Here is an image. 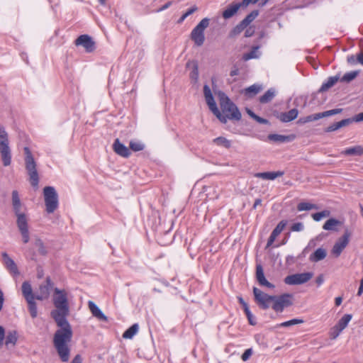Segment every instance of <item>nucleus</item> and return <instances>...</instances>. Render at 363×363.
<instances>
[{
	"label": "nucleus",
	"mask_w": 363,
	"mask_h": 363,
	"mask_svg": "<svg viewBox=\"0 0 363 363\" xmlns=\"http://www.w3.org/2000/svg\"><path fill=\"white\" fill-rule=\"evenodd\" d=\"M52 303L55 309L51 311L50 316L59 327L54 334L53 345L60 359L66 362L69 360L70 353L68 344L73 335L71 325L67 319L69 315L68 293L65 289L55 288Z\"/></svg>",
	"instance_id": "obj_1"
},
{
	"label": "nucleus",
	"mask_w": 363,
	"mask_h": 363,
	"mask_svg": "<svg viewBox=\"0 0 363 363\" xmlns=\"http://www.w3.org/2000/svg\"><path fill=\"white\" fill-rule=\"evenodd\" d=\"M12 206L17 217L16 225L22 236V241L24 244H26L30 240L28 218L23 211V204L20 200L18 193L16 190L12 191Z\"/></svg>",
	"instance_id": "obj_2"
},
{
	"label": "nucleus",
	"mask_w": 363,
	"mask_h": 363,
	"mask_svg": "<svg viewBox=\"0 0 363 363\" xmlns=\"http://www.w3.org/2000/svg\"><path fill=\"white\" fill-rule=\"evenodd\" d=\"M216 94L221 108V116L216 118L223 123H226L228 120L239 121L242 115L237 106L223 91H219Z\"/></svg>",
	"instance_id": "obj_3"
},
{
	"label": "nucleus",
	"mask_w": 363,
	"mask_h": 363,
	"mask_svg": "<svg viewBox=\"0 0 363 363\" xmlns=\"http://www.w3.org/2000/svg\"><path fill=\"white\" fill-rule=\"evenodd\" d=\"M25 154V167L28 175V180L31 186L35 189L38 187L39 174L37 170V164L28 147L23 148Z\"/></svg>",
	"instance_id": "obj_4"
},
{
	"label": "nucleus",
	"mask_w": 363,
	"mask_h": 363,
	"mask_svg": "<svg viewBox=\"0 0 363 363\" xmlns=\"http://www.w3.org/2000/svg\"><path fill=\"white\" fill-rule=\"evenodd\" d=\"M0 154L5 167L11 164V153L9 146L8 133L4 126L0 125Z\"/></svg>",
	"instance_id": "obj_5"
},
{
	"label": "nucleus",
	"mask_w": 363,
	"mask_h": 363,
	"mask_svg": "<svg viewBox=\"0 0 363 363\" xmlns=\"http://www.w3.org/2000/svg\"><path fill=\"white\" fill-rule=\"evenodd\" d=\"M209 22V18H203L191 33L190 38L198 47L201 46L205 41L204 30L208 27Z\"/></svg>",
	"instance_id": "obj_6"
},
{
	"label": "nucleus",
	"mask_w": 363,
	"mask_h": 363,
	"mask_svg": "<svg viewBox=\"0 0 363 363\" xmlns=\"http://www.w3.org/2000/svg\"><path fill=\"white\" fill-rule=\"evenodd\" d=\"M43 194L46 211L52 213L58 208V195L52 186H45L43 189Z\"/></svg>",
	"instance_id": "obj_7"
},
{
	"label": "nucleus",
	"mask_w": 363,
	"mask_h": 363,
	"mask_svg": "<svg viewBox=\"0 0 363 363\" xmlns=\"http://www.w3.org/2000/svg\"><path fill=\"white\" fill-rule=\"evenodd\" d=\"M292 304V295L284 294L280 296H274L272 308L274 311L281 313L284 308L291 306Z\"/></svg>",
	"instance_id": "obj_8"
},
{
	"label": "nucleus",
	"mask_w": 363,
	"mask_h": 363,
	"mask_svg": "<svg viewBox=\"0 0 363 363\" xmlns=\"http://www.w3.org/2000/svg\"><path fill=\"white\" fill-rule=\"evenodd\" d=\"M255 301L259 307L263 310L268 309L273 302L274 296L269 295L257 287L253 288Z\"/></svg>",
	"instance_id": "obj_9"
},
{
	"label": "nucleus",
	"mask_w": 363,
	"mask_h": 363,
	"mask_svg": "<svg viewBox=\"0 0 363 363\" xmlns=\"http://www.w3.org/2000/svg\"><path fill=\"white\" fill-rule=\"evenodd\" d=\"M247 0H242L240 2H233L228 5L222 12V17L227 20L235 16L240 9H246L249 6Z\"/></svg>",
	"instance_id": "obj_10"
},
{
	"label": "nucleus",
	"mask_w": 363,
	"mask_h": 363,
	"mask_svg": "<svg viewBox=\"0 0 363 363\" xmlns=\"http://www.w3.org/2000/svg\"><path fill=\"white\" fill-rule=\"evenodd\" d=\"M313 277V272L297 273L286 277L284 282L289 285H299L308 282Z\"/></svg>",
	"instance_id": "obj_11"
},
{
	"label": "nucleus",
	"mask_w": 363,
	"mask_h": 363,
	"mask_svg": "<svg viewBox=\"0 0 363 363\" xmlns=\"http://www.w3.org/2000/svg\"><path fill=\"white\" fill-rule=\"evenodd\" d=\"M350 231L348 229H345L344 234L336 241L331 251L335 257H338L347 247L350 242Z\"/></svg>",
	"instance_id": "obj_12"
},
{
	"label": "nucleus",
	"mask_w": 363,
	"mask_h": 363,
	"mask_svg": "<svg viewBox=\"0 0 363 363\" xmlns=\"http://www.w3.org/2000/svg\"><path fill=\"white\" fill-rule=\"evenodd\" d=\"M53 283L50 277H47L45 282L39 286L38 290L36 291L35 298L37 300L43 301L48 299L50 296V291L52 289Z\"/></svg>",
	"instance_id": "obj_13"
},
{
	"label": "nucleus",
	"mask_w": 363,
	"mask_h": 363,
	"mask_svg": "<svg viewBox=\"0 0 363 363\" xmlns=\"http://www.w3.org/2000/svg\"><path fill=\"white\" fill-rule=\"evenodd\" d=\"M203 94L205 96V99L207 105L208 106L209 109L212 111V113L216 116H221V112L219 111L216 106V103L214 100L213 94L211 93V90L208 85L205 84L203 86Z\"/></svg>",
	"instance_id": "obj_14"
},
{
	"label": "nucleus",
	"mask_w": 363,
	"mask_h": 363,
	"mask_svg": "<svg viewBox=\"0 0 363 363\" xmlns=\"http://www.w3.org/2000/svg\"><path fill=\"white\" fill-rule=\"evenodd\" d=\"M76 45L82 46L87 52H91L95 50V43L88 35H81L75 40Z\"/></svg>",
	"instance_id": "obj_15"
},
{
	"label": "nucleus",
	"mask_w": 363,
	"mask_h": 363,
	"mask_svg": "<svg viewBox=\"0 0 363 363\" xmlns=\"http://www.w3.org/2000/svg\"><path fill=\"white\" fill-rule=\"evenodd\" d=\"M342 111V108H335L326 111H323L321 113H317L314 114H311L309 116H306V119L308 123L311 121H318L320 118H325V117H329L331 116H334L338 113H340Z\"/></svg>",
	"instance_id": "obj_16"
},
{
	"label": "nucleus",
	"mask_w": 363,
	"mask_h": 363,
	"mask_svg": "<svg viewBox=\"0 0 363 363\" xmlns=\"http://www.w3.org/2000/svg\"><path fill=\"white\" fill-rule=\"evenodd\" d=\"M256 279L259 284L262 286H265L272 289L275 287L273 284L268 281L265 278L264 269L261 264H257L256 266Z\"/></svg>",
	"instance_id": "obj_17"
},
{
	"label": "nucleus",
	"mask_w": 363,
	"mask_h": 363,
	"mask_svg": "<svg viewBox=\"0 0 363 363\" xmlns=\"http://www.w3.org/2000/svg\"><path fill=\"white\" fill-rule=\"evenodd\" d=\"M287 224V221L285 220H281L277 225L275 227V228L272 232L266 245V248L269 247L274 240H276L277 237L282 232V230L284 229Z\"/></svg>",
	"instance_id": "obj_18"
},
{
	"label": "nucleus",
	"mask_w": 363,
	"mask_h": 363,
	"mask_svg": "<svg viewBox=\"0 0 363 363\" xmlns=\"http://www.w3.org/2000/svg\"><path fill=\"white\" fill-rule=\"evenodd\" d=\"M113 149L114 152L123 157H128L131 154L130 150L123 144H122L119 139H116L113 144Z\"/></svg>",
	"instance_id": "obj_19"
},
{
	"label": "nucleus",
	"mask_w": 363,
	"mask_h": 363,
	"mask_svg": "<svg viewBox=\"0 0 363 363\" xmlns=\"http://www.w3.org/2000/svg\"><path fill=\"white\" fill-rule=\"evenodd\" d=\"M2 257L4 259V263L7 268V269L12 274L15 275L19 274V271L18 269L16 264L14 261L9 256L6 252L2 253Z\"/></svg>",
	"instance_id": "obj_20"
},
{
	"label": "nucleus",
	"mask_w": 363,
	"mask_h": 363,
	"mask_svg": "<svg viewBox=\"0 0 363 363\" xmlns=\"http://www.w3.org/2000/svg\"><path fill=\"white\" fill-rule=\"evenodd\" d=\"M89 308L95 318L101 321L107 322L108 318L104 314L101 309L91 301L88 302Z\"/></svg>",
	"instance_id": "obj_21"
},
{
	"label": "nucleus",
	"mask_w": 363,
	"mask_h": 363,
	"mask_svg": "<svg viewBox=\"0 0 363 363\" xmlns=\"http://www.w3.org/2000/svg\"><path fill=\"white\" fill-rule=\"evenodd\" d=\"M267 138L270 141H273L274 143H289V142L294 140L295 138V135H279V134H269L267 136Z\"/></svg>",
	"instance_id": "obj_22"
},
{
	"label": "nucleus",
	"mask_w": 363,
	"mask_h": 363,
	"mask_svg": "<svg viewBox=\"0 0 363 363\" xmlns=\"http://www.w3.org/2000/svg\"><path fill=\"white\" fill-rule=\"evenodd\" d=\"M298 111L296 108H292L288 112H283L279 114L278 118L284 123L290 122L297 118Z\"/></svg>",
	"instance_id": "obj_23"
},
{
	"label": "nucleus",
	"mask_w": 363,
	"mask_h": 363,
	"mask_svg": "<svg viewBox=\"0 0 363 363\" xmlns=\"http://www.w3.org/2000/svg\"><path fill=\"white\" fill-rule=\"evenodd\" d=\"M284 172L278 171V172H259L255 174V177L261 178L263 179L267 180H274V179L281 177L284 175Z\"/></svg>",
	"instance_id": "obj_24"
},
{
	"label": "nucleus",
	"mask_w": 363,
	"mask_h": 363,
	"mask_svg": "<svg viewBox=\"0 0 363 363\" xmlns=\"http://www.w3.org/2000/svg\"><path fill=\"white\" fill-rule=\"evenodd\" d=\"M327 256V251L325 249L319 247L309 257V260L312 262H318L324 259Z\"/></svg>",
	"instance_id": "obj_25"
},
{
	"label": "nucleus",
	"mask_w": 363,
	"mask_h": 363,
	"mask_svg": "<svg viewBox=\"0 0 363 363\" xmlns=\"http://www.w3.org/2000/svg\"><path fill=\"white\" fill-rule=\"evenodd\" d=\"M21 290L26 300L36 298L35 294L33 293L32 286L29 282L24 281L22 284Z\"/></svg>",
	"instance_id": "obj_26"
},
{
	"label": "nucleus",
	"mask_w": 363,
	"mask_h": 363,
	"mask_svg": "<svg viewBox=\"0 0 363 363\" xmlns=\"http://www.w3.org/2000/svg\"><path fill=\"white\" fill-rule=\"evenodd\" d=\"M338 81H340V75L330 77L328 80L324 82L319 89V92H325L330 88L333 86Z\"/></svg>",
	"instance_id": "obj_27"
},
{
	"label": "nucleus",
	"mask_w": 363,
	"mask_h": 363,
	"mask_svg": "<svg viewBox=\"0 0 363 363\" xmlns=\"http://www.w3.org/2000/svg\"><path fill=\"white\" fill-rule=\"evenodd\" d=\"M341 154L345 155H363V147L357 145L349 147L343 150Z\"/></svg>",
	"instance_id": "obj_28"
},
{
	"label": "nucleus",
	"mask_w": 363,
	"mask_h": 363,
	"mask_svg": "<svg viewBox=\"0 0 363 363\" xmlns=\"http://www.w3.org/2000/svg\"><path fill=\"white\" fill-rule=\"evenodd\" d=\"M341 225V222L335 218L328 219L323 225V228L325 230L337 231V226Z\"/></svg>",
	"instance_id": "obj_29"
},
{
	"label": "nucleus",
	"mask_w": 363,
	"mask_h": 363,
	"mask_svg": "<svg viewBox=\"0 0 363 363\" xmlns=\"http://www.w3.org/2000/svg\"><path fill=\"white\" fill-rule=\"evenodd\" d=\"M17 333L15 330L9 331L7 333L5 340V345L7 347L14 346L17 342Z\"/></svg>",
	"instance_id": "obj_30"
},
{
	"label": "nucleus",
	"mask_w": 363,
	"mask_h": 363,
	"mask_svg": "<svg viewBox=\"0 0 363 363\" xmlns=\"http://www.w3.org/2000/svg\"><path fill=\"white\" fill-rule=\"evenodd\" d=\"M261 88L259 86H257L256 84H253L244 90L242 91V93H243L247 97L252 98L255 96L256 94H257Z\"/></svg>",
	"instance_id": "obj_31"
},
{
	"label": "nucleus",
	"mask_w": 363,
	"mask_h": 363,
	"mask_svg": "<svg viewBox=\"0 0 363 363\" xmlns=\"http://www.w3.org/2000/svg\"><path fill=\"white\" fill-rule=\"evenodd\" d=\"M247 26L241 21L237 26H235L229 33L230 38H234L240 34Z\"/></svg>",
	"instance_id": "obj_32"
},
{
	"label": "nucleus",
	"mask_w": 363,
	"mask_h": 363,
	"mask_svg": "<svg viewBox=\"0 0 363 363\" xmlns=\"http://www.w3.org/2000/svg\"><path fill=\"white\" fill-rule=\"evenodd\" d=\"M274 96L275 90L274 89H269L259 98V102L262 104L269 103Z\"/></svg>",
	"instance_id": "obj_33"
},
{
	"label": "nucleus",
	"mask_w": 363,
	"mask_h": 363,
	"mask_svg": "<svg viewBox=\"0 0 363 363\" xmlns=\"http://www.w3.org/2000/svg\"><path fill=\"white\" fill-rule=\"evenodd\" d=\"M34 245L40 255L45 256L48 254L47 248L40 238H36L35 239Z\"/></svg>",
	"instance_id": "obj_34"
},
{
	"label": "nucleus",
	"mask_w": 363,
	"mask_h": 363,
	"mask_svg": "<svg viewBox=\"0 0 363 363\" xmlns=\"http://www.w3.org/2000/svg\"><path fill=\"white\" fill-rule=\"evenodd\" d=\"M359 74V70L352 71L350 72L345 73L341 78L340 77V81L341 82L349 83L354 80Z\"/></svg>",
	"instance_id": "obj_35"
},
{
	"label": "nucleus",
	"mask_w": 363,
	"mask_h": 363,
	"mask_svg": "<svg viewBox=\"0 0 363 363\" xmlns=\"http://www.w3.org/2000/svg\"><path fill=\"white\" fill-rule=\"evenodd\" d=\"M138 328L139 327L137 323L133 324L124 332L123 337L125 339H131L137 333Z\"/></svg>",
	"instance_id": "obj_36"
},
{
	"label": "nucleus",
	"mask_w": 363,
	"mask_h": 363,
	"mask_svg": "<svg viewBox=\"0 0 363 363\" xmlns=\"http://www.w3.org/2000/svg\"><path fill=\"white\" fill-rule=\"evenodd\" d=\"M36 298H31L28 300H26L28 303V311L30 312V314L33 318H35L37 317L38 315V311H37V306L36 303L35 301Z\"/></svg>",
	"instance_id": "obj_37"
},
{
	"label": "nucleus",
	"mask_w": 363,
	"mask_h": 363,
	"mask_svg": "<svg viewBox=\"0 0 363 363\" xmlns=\"http://www.w3.org/2000/svg\"><path fill=\"white\" fill-rule=\"evenodd\" d=\"M352 319V315L345 314L344 315L336 324V325L342 330H343L347 326L349 322Z\"/></svg>",
	"instance_id": "obj_38"
},
{
	"label": "nucleus",
	"mask_w": 363,
	"mask_h": 363,
	"mask_svg": "<svg viewBox=\"0 0 363 363\" xmlns=\"http://www.w3.org/2000/svg\"><path fill=\"white\" fill-rule=\"evenodd\" d=\"M312 209H318V206L315 204H312L306 202L299 203L297 206V210L298 211H310Z\"/></svg>",
	"instance_id": "obj_39"
},
{
	"label": "nucleus",
	"mask_w": 363,
	"mask_h": 363,
	"mask_svg": "<svg viewBox=\"0 0 363 363\" xmlns=\"http://www.w3.org/2000/svg\"><path fill=\"white\" fill-rule=\"evenodd\" d=\"M258 10H253L242 21L248 26L259 15Z\"/></svg>",
	"instance_id": "obj_40"
},
{
	"label": "nucleus",
	"mask_w": 363,
	"mask_h": 363,
	"mask_svg": "<svg viewBox=\"0 0 363 363\" xmlns=\"http://www.w3.org/2000/svg\"><path fill=\"white\" fill-rule=\"evenodd\" d=\"M213 142L219 146H223L225 148L230 147V142L224 137H218L213 139Z\"/></svg>",
	"instance_id": "obj_41"
},
{
	"label": "nucleus",
	"mask_w": 363,
	"mask_h": 363,
	"mask_svg": "<svg viewBox=\"0 0 363 363\" xmlns=\"http://www.w3.org/2000/svg\"><path fill=\"white\" fill-rule=\"evenodd\" d=\"M330 214V212L328 210H324L320 212H318L312 214V218L315 221L320 220L323 218L328 217Z\"/></svg>",
	"instance_id": "obj_42"
},
{
	"label": "nucleus",
	"mask_w": 363,
	"mask_h": 363,
	"mask_svg": "<svg viewBox=\"0 0 363 363\" xmlns=\"http://www.w3.org/2000/svg\"><path fill=\"white\" fill-rule=\"evenodd\" d=\"M304 321L303 319L294 318L286 322H283L279 325V327H289L291 325L303 323Z\"/></svg>",
	"instance_id": "obj_43"
},
{
	"label": "nucleus",
	"mask_w": 363,
	"mask_h": 363,
	"mask_svg": "<svg viewBox=\"0 0 363 363\" xmlns=\"http://www.w3.org/2000/svg\"><path fill=\"white\" fill-rule=\"evenodd\" d=\"M130 148L134 152H138L143 150L145 148V145L140 142L130 141Z\"/></svg>",
	"instance_id": "obj_44"
},
{
	"label": "nucleus",
	"mask_w": 363,
	"mask_h": 363,
	"mask_svg": "<svg viewBox=\"0 0 363 363\" xmlns=\"http://www.w3.org/2000/svg\"><path fill=\"white\" fill-rule=\"evenodd\" d=\"M257 48H258V47H253L252 50L250 52H249L247 53H245L242 55V60L245 61H247L250 59L257 57V53H256Z\"/></svg>",
	"instance_id": "obj_45"
},
{
	"label": "nucleus",
	"mask_w": 363,
	"mask_h": 363,
	"mask_svg": "<svg viewBox=\"0 0 363 363\" xmlns=\"http://www.w3.org/2000/svg\"><path fill=\"white\" fill-rule=\"evenodd\" d=\"M342 330H340L336 325L333 327L330 332V337L332 340L336 339Z\"/></svg>",
	"instance_id": "obj_46"
},
{
	"label": "nucleus",
	"mask_w": 363,
	"mask_h": 363,
	"mask_svg": "<svg viewBox=\"0 0 363 363\" xmlns=\"http://www.w3.org/2000/svg\"><path fill=\"white\" fill-rule=\"evenodd\" d=\"M353 122H354V119H353V117H352V118H349L343 119V120L337 122V124H338L339 128H343V127H345V126H347V125H350Z\"/></svg>",
	"instance_id": "obj_47"
},
{
	"label": "nucleus",
	"mask_w": 363,
	"mask_h": 363,
	"mask_svg": "<svg viewBox=\"0 0 363 363\" xmlns=\"http://www.w3.org/2000/svg\"><path fill=\"white\" fill-rule=\"evenodd\" d=\"M190 77L192 79H194L195 82L197 81L199 77V68L198 65L196 63H194L193 70L190 73Z\"/></svg>",
	"instance_id": "obj_48"
},
{
	"label": "nucleus",
	"mask_w": 363,
	"mask_h": 363,
	"mask_svg": "<svg viewBox=\"0 0 363 363\" xmlns=\"http://www.w3.org/2000/svg\"><path fill=\"white\" fill-rule=\"evenodd\" d=\"M245 313L249 323L252 325H256V323H257L256 320H255L254 316L252 315V314L251 313L250 309L245 311Z\"/></svg>",
	"instance_id": "obj_49"
},
{
	"label": "nucleus",
	"mask_w": 363,
	"mask_h": 363,
	"mask_svg": "<svg viewBox=\"0 0 363 363\" xmlns=\"http://www.w3.org/2000/svg\"><path fill=\"white\" fill-rule=\"evenodd\" d=\"M26 256L27 258L30 259V260L36 262V255L35 252L33 249H28L26 252Z\"/></svg>",
	"instance_id": "obj_50"
},
{
	"label": "nucleus",
	"mask_w": 363,
	"mask_h": 363,
	"mask_svg": "<svg viewBox=\"0 0 363 363\" xmlns=\"http://www.w3.org/2000/svg\"><path fill=\"white\" fill-rule=\"evenodd\" d=\"M303 225L302 223H296L293 224L291 227V230L292 231L299 232L303 230Z\"/></svg>",
	"instance_id": "obj_51"
},
{
	"label": "nucleus",
	"mask_w": 363,
	"mask_h": 363,
	"mask_svg": "<svg viewBox=\"0 0 363 363\" xmlns=\"http://www.w3.org/2000/svg\"><path fill=\"white\" fill-rule=\"evenodd\" d=\"M347 62L348 64H350L351 65H354L357 64L358 61L357 60V55H351L347 56Z\"/></svg>",
	"instance_id": "obj_52"
},
{
	"label": "nucleus",
	"mask_w": 363,
	"mask_h": 363,
	"mask_svg": "<svg viewBox=\"0 0 363 363\" xmlns=\"http://www.w3.org/2000/svg\"><path fill=\"white\" fill-rule=\"evenodd\" d=\"M252 349H247L246 350L244 353L242 354V361H247L250 357L252 355Z\"/></svg>",
	"instance_id": "obj_53"
},
{
	"label": "nucleus",
	"mask_w": 363,
	"mask_h": 363,
	"mask_svg": "<svg viewBox=\"0 0 363 363\" xmlns=\"http://www.w3.org/2000/svg\"><path fill=\"white\" fill-rule=\"evenodd\" d=\"M338 129H340V128H339L337 122V123H333L330 125H329L328 127H327L325 128V131L328 133V132L335 131Z\"/></svg>",
	"instance_id": "obj_54"
},
{
	"label": "nucleus",
	"mask_w": 363,
	"mask_h": 363,
	"mask_svg": "<svg viewBox=\"0 0 363 363\" xmlns=\"http://www.w3.org/2000/svg\"><path fill=\"white\" fill-rule=\"evenodd\" d=\"M4 337H5L4 328V327L0 326V348L3 345Z\"/></svg>",
	"instance_id": "obj_55"
},
{
	"label": "nucleus",
	"mask_w": 363,
	"mask_h": 363,
	"mask_svg": "<svg viewBox=\"0 0 363 363\" xmlns=\"http://www.w3.org/2000/svg\"><path fill=\"white\" fill-rule=\"evenodd\" d=\"M238 299L239 303L242 306L244 311L247 309H250L247 303L244 301V299L241 296L238 297Z\"/></svg>",
	"instance_id": "obj_56"
},
{
	"label": "nucleus",
	"mask_w": 363,
	"mask_h": 363,
	"mask_svg": "<svg viewBox=\"0 0 363 363\" xmlns=\"http://www.w3.org/2000/svg\"><path fill=\"white\" fill-rule=\"evenodd\" d=\"M353 119H354V121L356 122V123L363 121V112L359 113L355 115L353 117Z\"/></svg>",
	"instance_id": "obj_57"
},
{
	"label": "nucleus",
	"mask_w": 363,
	"mask_h": 363,
	"mask_svg": "<svg viewBox=\"0 0 363 363\" xmlns=\"http://www.w3.org/2000/svg\"><path fill=\"white\" fill-rule=\"evenodd\" d=\"M197 10H198V8L196 6H194L189 9L184 13L188 17L189 15H191L192 13H194Z\"/></svg>",
	"instance_id": "obj_58"
},
{
	"label": "nucleus",
	"mask_w": 363,
	"mask_h": 363,
	"mask_svg": "<svg viewBox=\"0 0 363 363\" xmlns=\"http://www.w3.org/2000/svg\"><path fill=\"white\" fill-rule=\"evenodd\" d=\"M255 120L257 122L262 123V124H267L269 123V121L267 119L261 118L257 115L256 118H255Z\"/></svg>",
	"instance_id": "obj_59"
},
{
	"label": "nucleus",
	"mask_w": 363,
	"mask_h": 363,
	"mask_svg": "<svg viewBox=\"0 0 363 363\" xmlns=\"http://www.w3.org/2000/svg\"><path fill=\"white\" fill-rule=\"evenodd\" d=\"M324 281V277L323 274H320L318 277H317L315 279V282L318 286H320Z\"/></svg>",
	"instance_id": "obj_60"
},
{
	"label": "nucleus",
	"mask_w": 363,
	"mask_h": 363,
	"mask_svg": "<svg viewBox=\"0 0 363 363\" xmlns=\"http://www.w3.org/2000/svg\"><path fill=\"white\" fill-rule=\"evenodd\" d=\"M357 60L358 63L363 65V52H359L357 54Z\"/></svg>",
	"instance_id": "obj_61"
},
{
	"label": "nucleus",
	"mask_w": 363,
	"mask_h": 363,
	"mask_svg": "<svg viewBox=\"0 0 363 363\" xmlns=\"http://www.w3.org/2000/svg\"><path fill=\"white\" fill-rule=\"evenodd\" d=\"M254 34V30L251 28L247 29L245 32V37L249 38L251 37Z\"/></svg>",
	"instance_id": "obj_62"
},
{
	"label": "nucleus",
	"mask_w": 363,
	"mask_h": 363,
	"mask_svg": "<svg viewBox=\"0 0 363 363\" xmlns=\"http://www.w3.org/2000/svg\"><path fill=\"white\" fill-rule=\"evenodd\" d=\"M82 357L79 354H77L74 359H72V362L71 363H82Z\"/></svg>",
	"instance_id": "obj_63"
},
{
	"label": "nucleus",
	"mask_w": 363,
	"mask_h": 363,
	"mask_svg": "<svg viewBox=\"0 0 363 363\" xmlns=\"http://www.w3.org/2000/svg\"><path fill=\"white\" fill-rule=\"evenodd\" d=\"M363 293V278L360 281V285L357 291V296H361Z\"/></svg>",
	"instance_id": "obj_64"
}]
</instances>
